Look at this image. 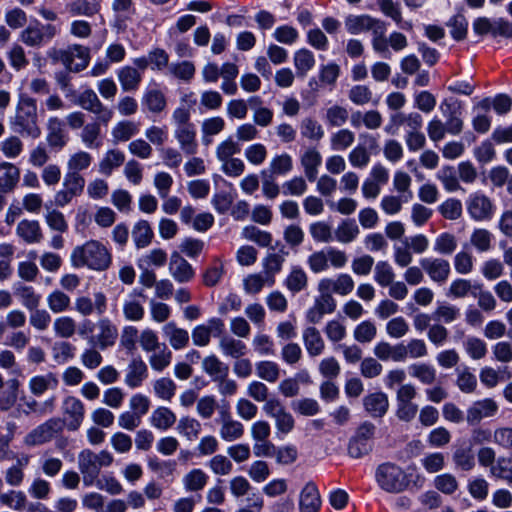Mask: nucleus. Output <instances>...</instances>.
<instances>
[{
  "mask_svg": "<svg viewBox=\"0 0 512 512\" xmlns=\"http://www.w3.org/2000/svg\"><path fill=\"white\" fill-rule=\"evenodd\" d=\"M93 299L89 296H78L74 301V309L81 316L88 317L93 313L102 316L107 311V297L103 292H95Z\"/></svg>",
  "mask_w": 512,
  "mask_h": 512,
  "instance_id": "4468645a",
  "label": "nucleus"
},
{
  "mask_svg": "<svg viewBox=\"0 0 512 512\" xmlns=\"http://www.w3.org/2000/svg\"><path fill=\"white\" fill-rule=\"evenodd\" d=\"M22 401L24 402L22 413L26 416L31 413L43 416L51 414L55 410L56 399L54 396L46 399L42 404H39L38 401L33 398H22Z\"/></svg>",
  "mask_w": 512,
  "mask_h": 512,
  "instance_id": "c03bdc74",
  "label": "nucleus"
},
{
  "mask_svg": "<svg viewBox=\"0 0 512 512\" xmlns=\"http://www.w3.org/2000/svg\"><path fill=\"white\" fill-rule=\"evenodd\" d=\"M419 264L434 283L442 285L449 279L451 266L448 260L440 257H426L421 258Z\"/></svg>",
  "mask_w": 512,
  "mask_h": 512,
  "instance_id": "f8f14e48",
  "label": "nucleus"
},
{
  "mask_svg": "<svg viewBox=\"0 0 512 512\" xmlns=\"http://www.w3.org/2000/svg\"><path fill=\"white\" fill-rule=\"evenodd\" d=\"M125 161L123 152L117 149L108 150L99 163V172L109 176L113 170L120 167Z\"/></svg>",
  "mask_w": 512,
  "mask_h": 512,
  "instance_id": "49530a36",
  "label": "nucleus"
},
{
  "mask_svg": "<svg viewBox=\"0 0 512 512\" xmlns=\"http://www.w3.org/2000/svg\"><path fill=\"white\" fill-rule=\"evenodd\" d=\"M354 289V281L348 274L342 273L336 279L324 278L318 283V290H329L339 295H348Z\"/></svg>",
  "mask_w": 512,
  "mask_h": 512,
  "instance_id": "aec40b11",
  "label": "nucleus"
},
{
  "mask_svg": "<svg viewBox=\"0 0 512 512\" xmlns=\"http://www.w3.org/2000/svg\"><path fill=\"white\" fill-rule=\"evenodd\" d=\"M141 103L145 109L154 114L163 112L167 106L166 96L158 88L146 89L142 96Z\"/></svg>",
  "mask_w": 512,
  "mask_h": 512,
  "instance_id": "cd10ccee",
  "label": "nucleus"
},
{
  "mask_svg": "<svg viewBox=\"0 0 512 512\" xmlns=\"http://www.w3.org/2000/svg\"><path fill=\"white\" fill-rule=\"evenodd\" d=\"M92 156L86 151H78L72 154L67 161V172L80 174V171L88 169L92 164Z\"/></svg>",
  "mask_w": 512,
  "mask_h": 512,
  "instance_id": "69168bd1",
  "label": "nucleus"
},
{
  "mask_svg": "<svg viewBox=\"0 0 512 512\" xmlns=\"http://www.w3.org/2000/svg\"><path fill=\"white\" fill-rule=\"evenodd\" d=\"M359 138L362 140V143L352 149L348 159L353 167L363 168L368 165L371 153L378 150L379 144L376 137L368 133L360 134Z\"/></svg>",
  "mask_w": 512,
  "mask_h": 512,
  "instance_id": "9d476101",
  "label": "nucleus"
},
{
  "mask_svg": "<svg viewBox=\"0 0 512 512\" xmlns=\"http://www.w3.org/2000/svg\"><path fill=\"white\" fill-rule=\"evenodd\" d=\"M225 128V121L220 116L205 119L201 124V140L203 145L209 146L213 142V136L221 133Z\"/></svg>",
  "mask_w": 512,
  "mask_h": 512,
  "instance_id": "e433bc0d",
  "label": "nucleus"
},
{
  "mask_svg": "<svg viewBox=\"0 0 512 512\" xmlns=\"http://www.w3.org/2000/svg\"><path fill=\"white\" fill-rule=\"evenodd\" d=\"M360 230L354 220H343L335 230V238L341 243H350L357 238Z\"/></svg>",
  "mask_w": 512,
  "mask_h": 512,
  "instance_id": "052dcab7",
  "label": "nucleus"
},
{
  "mask_svg": "<svg viewBox=\"0 0 512 512\" xmlns=\"http://www.w3.org/2000/svg\"><path fill=\"white\" fill-rule=\"evenodd\" d=\"M477 289H479V283H472L468 279L458 278L451 282L448 295L453 298H464L470 294L474 297Z\"/></svg>",
  "mask_w": 512,
  "mask_h": 512,
  "instance_id": "de8ad7c7",
  "label": "nucleus"
},
{
  "mask_svg": "<svg viewBox=\"0 0 512 512\" xmlns=\"http://www.w3.org/2000/svg\"><path fill=\"white\" fill-rule=\"evenodd\" d=\"M293 63L298 77L304 78L315 66L314 54L306 48H301L294 53Z\"/></svg>",
  "mask_w": 512,
  "mask_h": 512,
  "instance_id": "ea45409f",
  "label": "nucleus"
},
{
  "mask_svg": "<svg viewBox=\"0 0 512 512\" xmlns=\"http://www.w3.org/2000/svg\"><path fill=\"white\" fill-rule=\"evenodd\" d=\"M307 283V274L299 266L293 267L285 279V286L292 293H298L304 290L307 287Z\"/></svg>",
  "mask_w": 512,
  "mask_h": 512,
  "instance_id": "bf43d9fd",
  "label": "nucleus"
},
{
  "mask_svg": "<svg viewBox=\"0 0 512 512\" xmlns=\"http://www.w3.org/2000/svg\"><path fill=\"white\" fill-rule=\"evenodd\" d=\"M373 50L385 58H389L391 53L389 50V41L386 37V24L380 21L372 30L371 40Z\"/></svg>",
  "mask_w": 512,
  "mask_h": 512,
  "instance_id": "a19ab883",
  "label": "nucleus"
},
{
  "mask_svg": "<svg viewBox=\"0 0 512 512\" xmlns=\"http://www.w3.org/2000/svg\"><path fill=\"white\" fill-rule=\"evenodd\" d=\"M400 343L391 345L388 342H378L373 349L374 355L381 361L392 360L394 362H401L400 356Z\"/></svg>",
  "mask_w": 512,
  "mask_h": 512,
  "instance_id": "680f3d73",
  "label": "nucleus"
},
{
  "mask_svg": "<svg viewBox=\"0 0 512 512\" xmlns=\"http://www.w3.org/2000/svg\"><path fill=\"white\" fill-rule=\"evenodd\" d=\"M348 119L349 112L344 106L334 104L326 109L325 121L331 127H341Z\"/></svg>",
  "mask_w": 512,
  "mask_h": 512,
  "instance_id": "338daca9",
  "label": "nucleus"
},
{
  "mask_svg": "<svg viewBox=\"0 0 512 512\" xmlns=\"http://www.w3.org/2000/svg\"><path fill=\"white\" fill-rule=\"evenodd\" d=\"M411 377L419 380L424 385H432L436 381V370L427 363H414L408 367Z\"/></svg>",
  "mask_w": 512,
  "mask_h": 512,
  "instance_id": "a18cd8bd",
  "label": "nucleus"
},
{
  "mask_svg": "<svg viewBox=\"0 0 512 512\" xmlns=\"http://www.w3.org/2000/svg\"><path fill=\"white\" fill-rule=\"evenodd\" d=\"M380 21L369 15H348L345 18V27L350 34L357 35L365 31L372 32Z\"/></svg>",
  "mask_w": 512,
  "mask_h": 512,
  "instance_id": "b1692460",
  "label": "nucleus"
},
{
  "mask_svg": "<svg viewBox=\"0 0 512 512\" xmlns=\"http://www.w3.org/2000/svg\"><path fill=\"white\" fill-rule=\"evenodd\" d=\"M174 137L180 149L186 155H195L198 152L197 133L195 125L175 128Z\"/></svg>",
  "mask_w": 512,
  "mask_h": 512,
  "instance_id": "412c9836",
  "label": "nucleus"
},
{
  "mask_svg": "<svg viewBox=\"0 0 512 512\" xmlns=\"http://www.w3.org/2000/svg\"><path fill=\"white\" fill-rule=\"evenodd\" d=\"M47 305L53 313H63L70 308L71 298L64 291L56 289L48 294Z\"/></svg>",
  "mask_w": 512,
  "mask_h": 512,
  "instance_id": "6e6d98bb",
  "label": "nucleus"
},
{
  "mask_svg": "<svg viewBox=\"0 0 512 512\" xmlns=\"http://www.w3.org/2000/svg\"><path fill=\"white\" fill-rule=\"evenodd\" d=\"M147 376L148 367L146 363L140 357L131 359L126 369V385L130 388H137L142 385Z\"/></svg>",
  "mask_w": 512,
  "mask_h": 512,
  "instance_id": "4be33fe9",
  "label": "nucleus"
},
{
  "mask_svg": "<svg viewBox=\"0 0 512 512\" xmlns=\"http://www.w3.org/2000/svg\"><path fill=\"white\" fill-rule=\"evenodd\" d=\"M493 240V234L485 228L474 229L470 237V243L481 253L487 252L492 248Z\"/></svg>",
  "mask_w": 512,
  "mask_h": 512,
  "instance_id": "0e129e2a",
  "label": "nucleus"
},
{
  "mask_svg": "<svg viewBox=\"0 0 512 512\" xmlns=\"http://www.w3.org/2000/svg\"><path fill=\"white\" fill-rule=\"evenodd\" d=\"M208 479V475L202 469L196 468L183 477V485L188 492H198L206 486Z\"/></svg>",
  "mask_w": 512,
  "mask_h": 512,
  "instance_id": "09e8293b",
  "label": "nucleus"
},
{
  "mask_svg": "<svg viewBox=\"0 0 512 512\" xmlns=\"http://www.w3.org/2000/svg\"><path fill=\"white\" fill-rule=\"evenodd\" d=\"M17 235L28 244L39 243L42 238V230L40 224L36 220H22L16 228Z\"/></svg>",
  "mask_w": 512,
  "mask_h": 512,
  "instance_id": "473e14b6",
  "label": "nucleus"
},
{
  "mask_svg": "<svg viewBox=\"0 0 512 512\" xmlns=\"http://www.w3.org/2000/svg\"><path fill=\"white\" fill-rule=\"evenodd\" d=\"M465 205L468 215L476 222L490 221L495 213L493 201L481 191L471 193Z\"/></svg>",
  "mask_w": 512,
  "mask_h": 512,
  "instance_id": "0eeeda50",
  "label": "nucleus"
},
{
  "mask_svg": "<svg viewBox=\"0 0 512 512\" xmlns=\"http://www.w3.org/2000/svg\"><path fill=\"white\" fill-rule=\"evenodd\" d=\"M19 179V170L11 163L0 164V191H10Z\"/></svg>",
  "mask_w": 512,
  "mask_h": 512,
  "instance_id": "4d7b16f0",
  "label": "nucleus"
},
{
  "mask_svg": "<svg viewBox=\"0 0 512 512\" xmlns=\"http://www.w3.org/2000/svg\"><path fill=\"white\" fill-rule=\"evenodd\" d=\"M57 34L56 26L52 24L41 25L38 21L34 26H28L20 35L21 41L30 46L36 47L47 43Z\"/></svg>",
  "mask_w": 512,
  "mask_h": 512,
  "instance_id": "ddd939ff",
  "label": "nucleus"
},
{
  "mask_svg": "<svg viewBox=\"0 0 512 512\" xmlns=\"http://www.w3.org/2000/svg\"><path fill=\"white\" fill-rule=\"evenodd\" d=\"M10 126L13 132L23 137L36 139L41 135L35 99L27 95L19 96L15 115L11 119Z\"/></svg>",
  "mask_w": 512,
  "mask_h": 512,
  "instance_id": "f03ea898",
  "label": "nucleus"
},
{
  "mask_svg": "<svg viewBox=\"0 0 512 512\" xmlns=\"http://www.w3.org/2000/svg\"><path fill=\"white\" fill-rule=\"evenodd\" d=\"M287 252L269 253L263 260L264 276L268 279V286L275 283V275L282 270Z\"/></svg>",
  "mask_w": 512,
  "mask_h": 512,
  "instance_id": "7c9ffc66",
  "label": "nucleus"
},
{
  "mask_svg": "<svg viewBox=\"0 0 512 512\" xmlns=\"http://www.w3.org/2000/svg\"><path fill=\"white\" fill-rule=\"evenodd\" d=\"M175 413L168 407L156 408L150 416V424L161 431L170 429L176 423Z\"/></svg>",
  "mask_w": 512,
  "mask_h": 512,
  "instance_id": "c9c22d12",
  "label": "nucleus"
},
{
  "mask_svg": "<svg viewBox=\"0 0 512 512\" xmlns=\"http://www.w3.org/2000/svg\"><path fill=\"white\" fill-rule=\"evenodd\" d=\"M490 475L496 479L506 481L512 487V458L499 457L495 465L490 468Z\"/></svg>",
  "mask_w": 512,
  "mask_h": 512,
  "instance_id": "13d9d810",
  "label": "nucleus"
},
{
  "mask_svg": "<svg viewBox=\"0 0 512 512\" xmlns=\"http://www.w3.org/2000/svg\"><path fill=\"white\" fill-rule=\"evenodd\" d=\"M117 78L124 92L136 91L142 81V73L132 66H124L117 71Z\"/></svg>",
  "mask_w": 512,
  "mask_h": 512,
  "instance_id": "c85d7f7f",
  "label": "nucleus"
},
{
  "mask_svg": "<svg viewBox=\"0 0 512 512\" xmlns=\"http://www.w3.org/2000/svg\"><path fill=\"white\" fill-rule=\"evenodd\" d=\"M98 333L91 336L89 342L101 350H105L115 344L118 337V329L109 318L102 317L97 321Z\"/></svg>",
  "mask_w": 512,
  "mask_h": 512,
  "instance_id": "f3484780",
  "label": "nucleus"
},
{
  "mask_svg": "<svg viewBox=\"0 0 512 512\" xmlns=\"http://www.w3.org/2000/svg\"><path fill=\"white\" fill-rule=\"evenodd\" d=\"M375 477L378 485L389 493H400L409 485V479L404 470L391 462L379 465Z\"/></svg>",
  "mask_w": 512,
  "mask_h": 512,
  "instance_id": "39448f33",
  "label": "nucleus"
},
{
  "mask_svg": "<svg viewBox=\"0 0 512 512\" xmlns=\"http://www.w3.org/2000/svg\"><path fill=\"white\" fill-rule=\"evenodd\" d=\"M452 460L457 469L470 471L475 467V457L471 447H458L452 455Z\"/></svg>",
  "mask_w": 512,
  "mask_h": 512,
  "instance_id": "864d4df0",
  "label": "nucleus"
},
{
  "mask_svg": "<svg viewBox=\"0 0 512 512\" xmlns=\"http://www.w3.org/2000/svg\"><path fill=\"white\" fill-rule=\"evenodd\" d=\"M69 137L65 130L63 120L58 117H50L47 122L46 141L51 149L62 150L68 143Z\"/></svg>",
  "mask_w": 512,
  "mask_h": 512,
  "instance_id": "a211bd4d",
  "label": "nucleus"
},
{
  "mask_svg": "<svg viewBox=\"0 0 512 512\" xmlns=\"http://www.w3.org/2000/svg\"><path fill=\"white\" fill-rule=\"evenodd\" d=\"M164 336L169 344L175 350L185 348L189 343V333L187 330L179 328L174 322L166 323L162 328Z\"/></svg>",
  "mask_w": 512,
  "mask_h": 512,
  "instance_id": "c756f323",
  "label": "nucleus"
},
{
  "mask_svg": "<svg viewBox=\"0 0 512 512\" xmlns=\"http://www.w3.org/2000/svg\"><path fill=\"white\" fill-rule=\"evenodd\" d=\"M138 131V124L129 120H123L113 127L111 134L113 141L118 143L130 140Z\"/></svg>",
  "mask_w": 512,
  "mask_h": 512,
  "instance_id": "3c124183",
  "label": "nucleus"
},
{
  "mask_svg": "<svg viewBox=\"0 0 512 512\" xmlns=\"http://www.w3.org/2000/svg\"><path fill=\"white\" fill-rule=\"evenodd\" d=\"M47 54L54 62H61L71 72L83 70L89 62V49L81 45H73L65 50L51 48Z\"/></svg>",
  "mask_w": 512,
  "mask_h": 512,
  "instance_id": "423d86ee",
  "label": "nucleus"
},
{
  "mask_svg": "<svg viewBox=\"0 0 512 512\" xmlns=\"http://www.w3.org/2000/svg\"><path fill=\"white\" fill-rule=\"evenodd\" d=\"M498 409V404L492 398L475 401L466 411V421L470 426L477 425L482 419L495 416Z\"/></svg>",
  "mask_w": 512,
  "mask_h": 512,
  "instance_id": "dca6fc26",
  "label": "nucleus"
},
{
  "mask_svg": "<svg viewBox=\"0 0 512 512\" xmlns=\"http://www.w3.org/2000/svg\"><path fill=\"white\" fill-rule=\"evenodd\" d=\"M75 103L84 110L96 115L97 120L102 122L104 125L113 118V111L101 102L95 91L92 89H86L81 92Z\"/></svg>",
  "mask_w": 512,
  "mask_h": 512,
  "instance_id": "1a4fd4ad",
  "label": "nucleus"
},
{
  "mask_svg": "<svg viewBox=\"0 0 512 512\" xmlns=\"http://www.w3.org/2000/svg\"><path fill=\"white\" fill-rule=\"evenodd\" d=\"M293 169V159L287 153L275 155L269 164L268 175L283 176Z\"/></svg>",
  "mask_w": 512,
  "mask_h": 512,
  "instance_id": "603ef678",
  "label": "nucleus"
},
{
  "mask_svg": "<svg viewBox=\"0 0 512 512\" xmlns=\"http://www.w3.org/2000/svg\"><path fill=\"white\" fill-rule=\"evenodd\" d=\"M85 188V179L81 174L67 172L64 175L62 189L56 192L54 204L57 207H65L76 197L82 195Z\"/></svg>",
  "mask_w": 512,
  "mask_h": 512,
  "instance_id": "6e6552de",
  "label": "nucleus"
},
{
  "mask_svg": "<svg viewBox=\"0 0 512 512\" xmlns=\"http://www.w3.org/2000/svg\"><path fill=\"white\" fill-rule=\"evenodd\" d=\"M219 347L225 356L235 359L243 357L247 352V347L243 341L228 335L220 338Z\"/></svg>",
  "mask_w": 512,
  "mask_h": 512,
  "instance_id": "37998d69",
  "label": "nucleus"
},
{
  "mask_svg": "<svg viewBox=\"0 0 512 512\" xmlns=\"http://www.w3.org/2000/svg\"><path fill=\"white\" fill-rule=\"evenodd\" d=\"M321 506V498L317 486L308 482L300 493V512H318Z\"/></svg>",
  "mask_w": 512,
  "mask_h": 512,
  "instance_id": "5701e85b",
  "label": "nucleus"
},
{
  "mask_svg": "<svg viewBox=\"0 0 512 512\" xmlns=\"http://www.w3.org/2000/svg\"><path fill=\"white\" fill-rule=\"evenodd\" d=\"M59 380L57 376L48 372L44 375L33 376L28 383L32 395L40 397L48 390H54L58 387Z\"/></svg>",
  "mask_w": 512,
  "mask_h": 512,
  "instance_id": "393cba45",
  "label": "nucleus"
},
{
  "mask_svg": "<svg viewBox=\"0 0 512 512\" xmlns=\"http://www.w3.org/2000/svg\"><path fill=\"white\" fill-rule=\"evenodd\" d=\"M153 230L146 220L138 221L132 230V238L137 248L148 246L153 238Z\"/></svg>",
  "mask_w": 512,
  "mask_h": 512,
  "instance_id": "8fccbe9b",
  "label": "nucleus"
},
{
  "mask_svg": "<svg viewBox=\"0 0 512 512\" xmlns=\"http://www.w3.org/2000/svg\"><path fill=\"white\" fill-rule=\"evenodd\" d=\"M300 132L302 137L319 142L324 137L322 125L312 117L304 118L300 123Z\"/></svg>",
  "mask_w": 512,
  "mask_h": 512,
  "instance_id": "5fc2aeb1",
  "label": "nucleus"
},
{
  "mask_svg": "<svg viewBox=\"0 0 512 512\" xmlns=\"http://www.w3.org/2000/svg\"><path fill=\"white\" fill-rule=\"evenodd\" d=\"M149 357V364L154 371L162 372L166 369L172 361V352L168 349L166 344H162L161 348Z\"/></svg>",
  "mask_w": 512,
  "mask_h": 512,
  "instance_id": "774afa93",
  "label": "nucleus"
},
{
  "mask_svg": "<svg viewBox=\"0 0 512 512\" xmlns=\"http://www.w3.org/2000/svg\"><path fill=\"white\" fill-rule=\"evenodd\" d=\"M66 422L61 417H51L28 432L23 443L27 447L42 446L57 439L65 430Z\"/></svg>",
  "mask_w": 512,
  "mask_h": 512,
  "instance_id": "20e7f679",
  "label": "nucleus"
},
{
  "mask_svg": "<svg viewBox=\"0 0 512 512\" xmlns=\"http://www.w3.org/2000/svg\"><path fill=\"white\" fill-rule=\"evenodd\" d=\"M169 272L178 283H187L191 281L195 275L191 264L178 252H173L170 256Z\"/></svg>",
  "mask_w": 512,
  "mask_h": 512,
  "instance_id": "6ab92c4d",
  "label": "nucleus"
},
{
  "mask_svg": "<svg viewBox=\"0 0 512 512\" xmlns=\"http://www.w3.org/2000/svg\"><path fill=\"white\" fill-rule=\"evenodd\" d=\"M366 411L372 417H382L388 410V397L383 392H375L367 395L363 399Z\"/></svg>",
  "mask_w": 512,
  "mask_h": 512,
  "instance_id": "2f4dec72",
  "label": "nucleus"
},
{
  "mask_svg": "<svg viewBox=\"0 0 512 512\" xmlns=\"http://www.w3.org/2000/svg\"><path fill=\"white\" fill-rule=\"evenodd\" d=\"M70 262L77 269L104 272L112 265V253L102 242L91 239L73 248Z\"/></svg>",
  "mask_w": 512,
  "mask_h": 512,
  "instance_id": "f257e3e1",
  "label": "nucleus"
},
{
  "mask_svg": "<svg viewBox=\"0 0 512 512\" xmlns=\"http://www.w3.org/2000/svg\"><path fill=\"white\" fill-rule=\"evenodd\" d=\"M302 338L309 356L316 357L323 353L325 349V342L317 328L313 326L305 328L303 330Z\"/></svg>",
  "mask_w": 512,
  "mask_h": 512,
  "instance_id": "bb28decb",
  "label": "nucleus"
},
{
  "mask_svg": "<svg viewBox=\"0 0 512 512\" xmlns=\"http://www.w3.org/2000/svg\"><path fill=\"white\" fill-rule=\"evenodd\" d=\"M216 422L220 424L219 435L226 442H233L244 435V425L235 420L227 409L219 411Z\"/></svg>",
  "mask_w": 512,
  "mask_h": 512,
  "instance_id": "2eb2a0df",
  "label": "nucleus"
},
{
  "mask_svg": "<svg viewBox=\"0 0 512 512\" xmlns=\"http://www.w3.org/2000/svg\"><path fill=\"white\" fill-rule=\"evenodd\" d=\"M202 369L208 374L212 380L218 381L220 378L224 376H228L229 367L225 363H223L218 357L215 355H209L205 357L202 361Z\"/></svg>",
  "mask_w": 512,
  "mask_h": 512,
  "instance_id": "79ce46f5",
  "label": "nucleus"
},
{
  "mask_svg": "<svg viewBox=\"0 0 512 512\" xmlns=\"http://www.w3.org/2000/svg\"><path fill=\"white\" fill-rule=\"evenodd\" d=\"M399 349L401 362L405 361L407 358L418 359L428 355V348L425 341L418 338L410 339L406 344L400 342Z\"/></svg>",
  "mask_w": 512,
  "mask_h": 512,
  "instance_id": "72a5a7b5",
  "label": "nucleus"
},
{
  "mask_svg": "<svg viewBox=\"0 0 512 512\" xmlns=\"http://www.w3.org/2000/svg\"><path fill=\"white\" fill-rule=\"evenodd\" d=\"M101 124L103 123L97 120L96 122L88 123L83 127L80 139L87 148L98 149L101 147Z\"/></svg>",
  "mask_w": 512,
  "mask_h": 512,
  "instance_id": "58836bf2",
  "label": "nucleus"
},
{
  "mask_svg": "<svg viewBox=\"0 0 512 512\" xmlns=\"http://www.w3.org/2000/svg\"><path fill=\"white\" fill-rule=\"evenodd\" d=\"M137 296L142 297V292L134 291L123 302V314L128 321L138 322L144 318L145 310L143 304L136 298Z\"/></svg>",
  "mask_w": 512,
  "mask_h": 512,
  "instance_id": "f704fd0d",
  "label": "nucleus"
},
{
  "mask_svg": "<svg viewBox=\"0 0 512 512\" xmlns=\"http://www.w3.org/2000/svg\"><path fill=\"white\" fill-rule=\"evenodd\" d=\"M113 455L107 450L95 453L91 449H83L77 457L78 469L82 475L83 484L86 487L93 486L103 467H109L113 463Z\"/></svg>",
  "mask_w": 512,
  "mask_h": 512,
  "instance_id": "7ed1b4c3",
  "label": "nucleus"
},
{
  "mask_svg": "<svg viewBox=\"0 0 512 512\" xmlns=\"http://www.w3.org/2000/svg\"><path fill=\"white\" fill-rule=\"evenodd\" d=\"M14 293L28 310H34L40 305L41 295L32 286L18 283L14 286Z\"/></svg>",
  "mask_w": 512,
  "mask_h": 512,
  "instance_id": "4c0bfd02",
  "label": "nucleus"
},
{
  "mask_svg": "<svg viewBox=\"0 0 512 512\" xmlns=\"http://www.w3.org/2000/svg\"><path fill=\"white\" fill-rule=\"evenodd\" d=\"M300 163L307 179L311 182L315 181L318 175V168L322 163L320 152L313 147L306 149L300 157Z\"/></svg>",
  "mask_w": 512,
  "mask_h": 512,
  "instance_id": "a878e982",
  "label": "nucleus"
},
{
  "mask_svg": "<svg viewBox=\"0 0 512 512\" xmlns=\"http://www.w3.org/2000/svg\"><path fill=\"white\" fill-rule=\"evenodd\" d=\"M257 376L269 383H275L280 377V367L273 361H259L255 365Z\"/></svg>",
  "mask_w": 512,
  "mask_h": 512,
  "instance_id": "e2e57ef3",
  "label": "nucleus"
},
{
  "mask_svg": "<svg viewBox=\"0 0 512 512\" xmlns=\"http://www.w3.org/2000/svg\"><path fill=\"white\" fill-rule=\"evenodd\" d=\"M61 410L66 422L65 428L68 431H77L85 418L84 403L75 396H67L63 399Z\"/></svg>",
  "mask_w": 512,
  "mask_h": 512,
  "instance_id": "9b49d317",
  "label": "nucleus"
}]
</instances>
